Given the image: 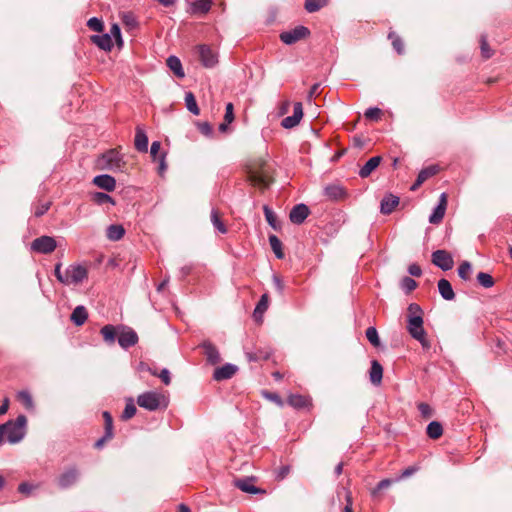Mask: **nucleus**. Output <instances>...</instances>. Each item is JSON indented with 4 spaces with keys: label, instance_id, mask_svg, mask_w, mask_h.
I'll use <instances>...</instances> for the list:
<instances>
[{
    "label": "nucleus",
    "instance_id": "60",
    "mask_svg": "<svg viewBox=\"0 0 512 512\" xmlns=\"http://www.w3.org/2000/svg\"><path fill=\"white\" fill-rule=\"evenodd\" d=\"M165 159H166V153H161V154L159 155V158H157V160H156V161H158V162H159L158 173H159L160 175H163V174H164V172H165V171H166V169H167V165H166V161H165Z\"/></svg>",
    "mask_w": 512,
    "mask_h": 512
},
{
    "label": "nucleus",
    "instance_id": "27",
    "mask_svg": "<svg viewBox=\"0 0 512 512\" xmlns=\"http://www.w3.org/2000/svg\"><path fill=\"white\" fill-rule=\"evenodd\" d=\"M234 484L239 490H241L245 493H249V494H258V493L264 494L265 493V490L256 487L254 485V482H234Z\"/></svg>",
    "mask_w": 512,
    "mask_h": 512
},
{
    "label": "nucleus",
    "instance_id": "36",
    "mask_svg": "<svg viewBox=\"0 0 512 512\" xmlns=\"http://www.w3.org/2000/svg\"><path fill=\"white\" fill-rule=\"evenodd\" d=\"M439 171V168L437 165H432V166H429V167H426L424 169H422L417 178L422 181L423 183L429 179L430 177L434 176L435 174H437Z\"/></svg>",
    "mask_w": 512,
    "mask_h": 512
},
{
    "label": "nucleus",
    "instance_id": "42",
    "mask_svg": "<svg viewBox=\"0 0 512 512\" xmlns=\"http://www.w3.org/2000/svg\"><path fill=\"white\" fill-rule=\"evenodd\" d=\"M388 38L391 40L392 46L397 51V53L402 54L404 52V44L402 39L395 32H390Z\"/></svg>",
    "mask_w": 512,
    "mask_h": 512
},
{
    "label": "nucleus",
    "instance_id": "23",
    "mask_svg": "<svg viewBox=\"0 0 512 512\" xmlns=\"http://www.w3.org/2000/svg\"><path fill=\"white\" fill-rule=\"evenodd\" d=\"M91 40L99 48L105 51H110L113 47V41L110 34L93 35Z\"/></svg>",
    "mask_w": 512,
    "mask_h": 512
},
{
    "label": "nucleus",
    "instance_id": "11",
    "mask_svg": "<svg viewBox=\"0 0 512 512\" xmlns=\"http://www.w3.org/2000/svg\"><path fill=\"white\" fill-rule=\"evenodd\" d=\"M137 342V333L131 328H123L118 335V343L124 349L134 346Z\"/></svg>",
    "mask_w": 512,
    "mask_h": 512
},
{
    "label": "nucleus",
    "instance_id": "39",
    "mask_svg": "<svg viewBox=\"0 0 512 512\" xmlns=\"http://www.w3.org/2000/svg\"><path fill=\"white\" fill-rule=\"evenodd\" d=\"M136 406L134 404V400L132 398L128 399L124 408V411L122 413V419L128 420L132 418L136 414Z\"/></svg>",
    "mask_w": 512,
    "mask_h": 512
},
{
    "label": "nucleus",
    "instance_id": "46",
    "mask_svg": "<svg viewBox=\"0 0 512 512\" xmlns=\"http://www.w3.org/2000/svg\"><path fill=\"white\" fill-rule=\"evenodd\" d=\"M51 202L45 201V202H38L34 207V215L36 217H40L44 215L50 208Z\"/></svg>",
    "mask_w": 512,
    "mask_h": 512
},
{
    "label": "nucleus",
    "instance_id": "5",
    "mask_svg": "<svg viewBox=\"0 0 512 512\" xmlns=\"http://www.w3.org/2000/svg\"><path fill=\"white\" fill-rule=\"evenodd\" d=\"M164 397L162 394L155 391H148L140 394L137 397V403L141 408L149 411H155L160 408Z\"/></svg>",
    "mask_w": 512,
    "mask_h": 512
},
{
    "label": "nucleus",
    "instance_id": "56",
    "mask_svg": "<svg viewBox=\"0 0 512 512\" xmlns=\"http://www.w3.org/2000/svg\"><path fill=\"white\" fill-rule=\"evenodd\" d=\"M198 129L205 136H210L213 132V128L208 122L198 123Z\"/></svg>",
    "mask_w": 512,
    "mask_h": 512
},
{
    "label": "nucleus",
    "instance_id": "25",
    "mask_svg": "<svg viewBox=\"0 0 512 512\" xmlns=\"http://www.w3.org/2000/svg\"><path fill=\"white\" fill-rule=\"evenodd\" d=\"M88 313L84 306H77L72 314H71V321L77 325L80 326L85 323L87 320Z\"/></svg>",
    "mask_w": 512,
    "mask_h": 512
},
{
    "label": "nucleus",
    "instance_id": "58",
    "mask_svg": "<svg viewBox=\"0 0 512 512\" xmlns=\"http://www.w3.org/2000/svg\"><path fill=\"white\" fill-rule=\"evenodd\" d=\"M160 148H161V144L159 141L152 142L151 147H150V154L154 161H156L157 158H159Z\"/></svg>",
    "mask_w": 512,
    "mask_h": 512
},
{
    "label": "nucleus",
    "instance_id": "51",
    "mask_svg": "<svg viewBox=\"0 0 512 512\" xmlns=\"http://www.w3.org/2000/svg\"><path fill=\"white\" fill-rule=\"evenodd\" d=\"M382 112L377 107H370L365 111V117L370 120L377 121L380 119Z\"/></svg>",
    "mask_w": 512,
    "mask_h": 512
},
{
    "label": "nucleus",
    "instance_id": "26",
    "mask_svg": "<svg viewBox=\"0 0 512 512\" xmlns=\"http://www.w3.org/2000/svg\"><path fill=\"white\" fill-rule=\"evenodd\" d=\"M167 66L170 68V70L173 71V73L179 77L183 78L185 76L184 70L182 68L181 61L176 56H169L167 59Z\"/></svg>",
    "mask_w": 512,
    "mask_h": 512
},
{
    "label": "nucleus",
    "instance_id": "8",
    "mask_svg": "<svg viewBox=\"0 0 512 512\" xmlns=\"http://www.w3.org/2000/svg\"><path fill=\"white\" fill-rule=\"evenodd\" d=\"M432 263L440 269L447 271L453 268L454 260L446 250H436L432 253Z\"/></svg>",
    "mask_w": 512,
    "mask_h": 512
},
{
    "label": "nucleus",
    "instance_id": "63",
    "mask_svg": "<svg viewBox=\"0 0 512 512\" xmlns=\"http://www.w3.org/2000/svg\"><path fill=\"white\" fill-rule=\"evenodd\" d=\"M344 499L346 501L344 506V512H352V497L349 491L343 492Z\"/></svg>",
    "mask_w": 512,
    "mask_h": 512
},
{
    "label": "nucleus",
    "instance_id": "34",
    "mask_svg": "<svg viewBox=\"0 0 512 512\" xmlns=\"http://www.w3.org/2000/svg\"><path fill=\"white\" fill-rule=\"evenodd\" d=\"M185 104H186V108L188 109V111H190L194 115H199L200 110L197 105L195 96L192 92H187L185 94Z\"/></svg>",
    "mask_w": 512,
    "mask_h": 512
},
{
    "label": "nucleus",
    "instance_id": "40",
    "mask_svg": "<svg viewBox=\"0 0 512 512\" xmlns=\"http://www.w3.org/2000/svg\"><path fill=\"white\" fill-rule=\"evenodd\" d=\"M477 281L484 288H491L495 283L493 277L485 272H479L477 274Z\"/></svg>",
    "mask_w": 512,
    "mask_h": 512
},
{
    "label": "nucleus",
    "instance_id": "41",
    "mask_svg": "<svg viewBox=\"0 0 512 512\" xmlns=\"http://www.w3.org/2000/svg\"><path fill=\"white\" fill-rule=\"evenodd\" d=\"M458 275L461 279L467 281L470 279V274L472 272V266L470 262L464 261L458 267Z\"/></svg>",
    "mask_w": 512,
    "mask_h": 512
},
{
    "label": "nucleus",
    "instance_id": "10",
    "mask_svg": "<svg viewBox=\"0 0 512 512\" xmlns=\"http://www.w3.org/2000/svg\"><path fill=\"white\" fill-rule=\"evenodd\" d=\"M197 49L200 61L203 66H205L206 68H212L217 64V55L212 51V49L209 46L202 44L199 45Z\"/></svg>",
    "mask_w": 512,
    "mask_h": 512
},
{
    "label": "nucleus",
    "instance_id": "6",
    "mask_svg": "<svg viewBox=\"0 0 512 512\" xmlns=\"http://www.w3.org/2000/svg\"><path fill=\"white\" fill-rule=\"evenodd\" d=\"M88 277V270L81 264H71L66 268L64 285H78Z\"/></svg>",
    "mask_w": 512,
    "mask_h": 512
},
{
    "label": "nucleus",
    "instance_id": "59",
    "mask_svg": "<svg viewBox=\"0 0 512 512\" xmlns=\"http://www.w3.org/2000/svg\"><path fill=\"white\" fill-rule=\"evenodd\" d=\"M61 267H62V264L61 263H57L55 265L54 274H55V277L57 278V280L59 282H61L62 284H64V280H65V277H66V270L64 272H62L61 271Z\"/></svg>",
    "mask_w": 512,
    "mask_h": 512
},
{
    "label": "nucleus",
    "instance_id": "16",
    "mask_svg": "<svg viewBox=\"0 0 512 512\" xmlns=\"http://www.w3.org/2000/svg\"><path fill=\"white\" fill-rule=\"evenodd\" d=\"M237 371V367L232 364H225L215 369L213 378L217 381L231 378Z\"/></svg>",
    "mask_w": 512,
    "mask_h": 512
},
{
    "label": "nucleus",
    "instance_id": "3",
    "mask_svg": "<svg viewBox=\"0 0 512 512\" xmlns=\"http://www.w3.org/2000/svg\"><path fill=\"white\" fill-rule=\"evenodd\" d=\"M249 180L255 186L266 188L272 182V168L262 158L256 159L249 166Z\"/></svg>",
    "mask_w": 512,
    "mask_h": 512
},
{
    "label": "nucleus",
    "instance_id": "45",
    "mask_svg": "<svg viewBox=\"0 0 512 512\" xmlns=\"http://www.w3.org/2000/svg\"><path fill=\"white\" fill-rule=\"evenodd\" d=\"M365 334L366 338L373 346L378 347L380 345L378 332L375 327H368Z\"/></svg>",
    "mask_w": 512,
    "mask_h": 512
},
{
    "label": "nucleus",
    "instance_id": "35",
    "mask_svg": "<svg viewBox=\"0 0 512 512\" xmlns=\"http://www.w3.org/2000/svg\"><path fill=\"white\" fill-rule=\"evenodd\" d=\"M328 4V0H305V9L309 13H314Z\"/></svg>",
    "mask_w": 512,
    "mask_h": 512
},
{
    "label": "nucleus",
    "instance_id": "14",
    "mask_svg": "<svg viewBox=\"0 0 512 512\" xmlns=\"http://www.w3.org/2000/svg\"><path fill=\"white\" fill-rule=\"evenodd\" d=\"M212 6V0H190L188 12L190 14H206Z\"/></svg>",
    "mask_w": 512,
    "mask_h": 512
},
{
    "label": "nucleus",
    "instance_id": "1",
    "mask_svg": "<svg viewBox=\"0 0 512 512\" xmlns=\"http://www.w3.org/2000/svg\"><path fill=\"white\" fill-rule=\"evenodd\" d=\"M423 323V311L421 307L416 303H411L408 306L407 331L411 337L419 341L423 347L428 348L429 342Z\"/></svg>",
    "mask_w": 512,
    "mask_h": 512
},
{
    "label": "nucleus",
    "instance_id": "15",
    "mask_svg": "<svg viewBox=\"0 0 512 512\" xmlns=\"http://www.w3.org/2000/svg\"><path fill=\"white\" fill-rule=\"evenodd\" d=\"M93 183L97 187L104 189L108 192L113 191L116 187V180L114 179V177L108 174H102L94 177Z\"/></svg>",
    "mask_w": 512,
    "mask_h": 512
},
{
    "label": "nucleus",
    "instance_id": "31",
    "mask_svg": "<svg viewBox=\"0 0 512 512\" xmlns=\"http://www.w3.org/2000/svg\"><path fill=\"white\" fill-rule=\"evenodd\" d=\"M269 244L271 246L272 251L278 259L284 258V253L282 250V243L280 239L276 235L269 236Z\"/></svg>",
    "mask_w": 512,
    "mask_h": 512
},
{
    "label": "nucleus",
    "instance_id": "44",
    "mask_svg": "<svg viewBox=\"0 0 512 512\" xmlns=\"http://www.w3.org/2000/svg\"><path fill=\"white\" fill-rule=\"evenodd\" d=\"M92 199L95 203L99 204V205H102V204H106V203H110L112 205L115 204L114 200L112 199V197H110L108 194L106 193H103V192H96L92 195Z\"/></svg>",
    "mask_w": 512,
    "mask_h": 512
},
{
    "label": "nucleus",
    "instance_id": "30",
    "mask_svg": "<svg viewBox=\"0 0 512 512\" xmlns=\"http://www.w3.org/2000/svg\"><path fill=\"white\" fill-rule=\"evenodd\" d=\"M125 234V230L121 225H110L107 228V237L112 241L120 240Z\"/></svg>",
    "mask_w": 512,
    "mask_h": 512
},
{
    "label": "nucleus",
    "instance_id": "64",
    "mask_svg": "<svg viewBox=\"0 0 512 512\" xmlns=\"http://www.w3.org/2000/svg\"><path fill=\"white\" fill-rule=\"evenodd\" d=\"M78 477V471L75 468L68 469L61 480H75Z\"/></svg>",
    "mask_w": 512,
    "mask_h": 512
},
{
    "label": "nucleus",
    "instance_id": "18",
    "mask_svg": "<svg viewBox=\"0 0 512 512\" xmlns=\"http://www.w3.org/2000/svg\"><path fill=\"white\" fill-rule=\"evenodd\" d=\"M369 376H370V381L373 385L379 386L381 384L382 377H383V368L377 360H373L371 362Z\"/></svg>",
    "mask_w": 512,
    "mask_h": 512
},
{
    "label": "nucleus",
    "instance_id": "24",
    "mask_svg": "<svg viewBox=\"0 0 512 512\" xmlns=\"http://www.w3.org/2000/svg\"><path fill=\"white\" fill-rule=\"evenodd\" d=\"M202 347L204 348V353L209 363L217 364L220 361V354L214 345L210 342H204Z\"/></svg>",
    "mask_w": 512,
    "mask_h": 512
},
{
    "label": "nucleus",
    "instance_id": "47",
    "mask_svg": "<svg viewBox=\"0 0 512 512\" xmlns=\"http://www.w3.org/2000/svg\"><path fill=\"white\" fill-rule=\"evenodd\" d=\"M103 418H104V421H105L106 436L108 438H112V436H113V433H112V429H113L112 416L110 415L109 412L105 411V412H103Z\"/></svg>",
    "mask_w": 512,
    "mask_h": 512
},
{
    "label": "nucleus",
    "instance_id": "9",
    "mask_svg": "<svg viewBox=\"0 0 512 512\" xmlns=\"http://www.w3.org/2000/svg\"><path fill=\"white\" fill-rule=\"evenodd\" d=\"M309 29L304 26H298L290 31H285L280 34V39L283 43L291 45L309 35Z\"/></svg>",
    "mask_w": 512,
    "mask_h": 512
},
{
    "label": "nucleus",
    "instance_id": "7",
    "mask_svg": "<svg viewBox=\"0 0 512 512\" xmlns=\"http://www.w3.org/2000/svg\"><path fill=\"white\" fill-rule=\"evenodd\" d=\"M56 247V240L51 236L38 237L31 243V250L41 254L52 253Z\"/></svg>",
    "mask_w": 512,
    "mask_h": 512
},
{
    "label": "nucleus",
    "instance_id": "19",
    "mask_svg": "<svg viewBox=\"0 0 512 512\" xmlns=\"http://www.w3.org/2000/svg\"><path fill=\"white\" fill-rule=\"evenodd\" d=\"M134 144H135V148L139 152L146 153L148 151V137H147L145 131L139 126L136 128Z\"/></svg>",
    "mask_w": 512,
    "mask_h": 512
},
{
    "label": "nucleus",
    "instance_id": "49",
    "mask_svg": "<svg viewBox=\"0 0 512 512\" xmlns=\"http://www.w3.org/2000/svg\"><path fill=\"white\" fill-rule=\"evenodd\" d=\"M401 288L406 291L407 293L413 291L416 286H417V283L414 279L406 276L404 277L402 280H401Z\"/></svg>",
    "mask_w": 512,
    "mask_h": 512
},
{
    "label": "nucleus",
    "instance_id": "13",
    "mask_svg": "<svg viewBox=\"0 0 512 512\" xmlns=\"http://www.w3.org/2000/svg\"><path fill=\"white\" fill-rule=\"evenodd\" d=\"M310 210L305 204H297L295 205L289 214V219L292 223L300 225L305 219L308 217Z\"/></svg>",
    "mask_w": 512,
    "mask_h": 512
},
{
    "label": "nucleus",
    "instance_id": "61",
    "mask_svg": "<svg viewBox=\"0 0 512 512\" xmlns=\"http://www.w3.org/2000/svg\"><path fill=\"white\" fill-rule=\"evenodd\" d=\"M36 487L31 482H23L19 485L18 490L22 494L28 495Z\"/></svg>",
    "mask_w": 512,
    "mask_h": 512
},
{
    "label": "nucleus",
    "instance_id": "20",
    "mask_svg": "<svg viewBox=\"0 0 512 512\" xmlns=\"http://www.w3.org/2000/svg\"><path fill=\"white\" fill-rule=\"evenodd\" d=\"M438 291L443 299L451 301L455 298L451 283L447 279H440L438 281Z\"/></svg>",
    "mask_w": 512,
    "mask_h": 512
},
{
    "label": "nucleus",
    "instance_id": "22",
    "mask_svg": "<svg viewBox=\"0 0 512 512\" xmlns=\"http://www.w3.org/2000/svg\"><path fill=\"white\" fill-rule=\"evenodd\" d=\"M382 158L380 156H374L370 158L359 171L361 178H367L381 163Z\"/></svg>",
    "mask_w": 512,
    "mask_h": 512
},
{
    "label": "nucleus",
    "instance_id": "38",
    "mask_svg": "<svg viewBox=\"0 0 512 512\" xmlns=\"http://www.w3.org/2000/svg\"><path fill=\"white\" fill-rule=\"evenodd\" d=\"M211 222L215 229H217L220 233L225 234L227 232V228L224 223L220 220L218 215V211L213 209L211 211Z\"/></svg>",
    "mask_w": 512,
    "mask_h": 512
},
{
    "label": "nucleus",
    "instance_id": "28",
    "mask_svg": "<svg viewBox=\"0 0 512 512\" xmlns=\"http://www.w3.org/2000/svg\"><path fill=\"white\" fill-rule=\"evenodd\" d=\"M17 400L27 409V410H33L34 409V402L31 394L26 391L22 390L17 393Z\"/></svg>",
    "mask_w": 512,
    "mask_h": 512
},
{
    "label": "nucleus",
    "instance_id": "53",
    "mask_svg": "<svg viewBox=\"0 0 512 512\" xmlns=\"http://www.w3.org/2000/svg\"><path fill=\"white\" fill-rule=\"evenodd\" d=\"M111 35V38L114 37L117 44L119 46H121L123 44V40H122V37H121V31H120V27L118 26V24H113L110 28V33Z\"/></svg>",
    "mask_w": 512,
    "mask_h": 512
},
{
    "label": "nucleus",
    "instance_id": "43",
    "mask_svg": "<svg viewBox=\"0 0 512 512\" xmlns=\"http://www.w3.org/2000/svg\"><path fill=\"white\" fill-rule=\"evenodd\" d=\"M121 20L123 24L130 29H133L137 26L136 17L132 12H123L121 14Z\"/></svg>",
    "mask_w": 512,
    "mask_h": 512
},
{
    "label": "nucleus",
    "instance_id": "57",
    "mask_svg": "<svg viewBox=\"0 0 512 512\" xmlns=\"http://www.w3.org/2000/svg\"><path fill=\"white\" fill-rule=\"evenodd\" d=\"M272 281H273V284H274L276 290L278 291V293L283 294L285 285H284L282 279L278 275L274 274L272 277Z\"/></svg>",
    "mask_w": 512,
    "mask_h": 512
},
{
    "label": "nucleus",
    "instance_id": "17",
    "mask_svg": "<svg viewBox=\"0 0 512 512\" xmlns=\"http://www.w3.org/2000/svg\"><path fill=\"white\" fill-rule=\"evenodd\" d=\"M268 305H269L268 295L263 294L253 312V317L256 322H259V323L262 322L263 315L266 312V310L268 309Z\"/></svg>",
    "mask_w": 512,
    "mask_h": 512
},
{
    "label": "nucleus",
    "instance_id": "50",
    "mask_svg": "<svg viewBox=\"0 0 512 512\" xmlns=\"http://www.w3.org/2000/svg\"><path fill=\"white\" fill-rule=\"evenodd\" d=\"M87 26L96 32H101L103 30V22L101 19L97 17H92L88 20Z\"/></svg>",
    "mask_w": 512,
    "mask_h": 512
},
{
    "label": "nucleus",
    "instance_id": "2",
    "mask_svg": "<svg viewBox=\"0 0 512 512\" xmlns=\"http://www.w3.org/2000/svg\"><path fill=\"white\" fill-rule=\"evenodd\" d=\"M27 419L24 415H19L15 420H9L0 425V445L4 442V437L10 444L19 443L26 434Z\"/></svg>",
    "mask_w": 512,
    "mask_h": 512
},
{
    "label": "nucleus",
    "instance_id": "52",
    "mask_svg": "<svg viewBox=\"0 0 512 512\" xmlns=\"http://www.w3.org/2000/svg\"><path fill=\"white\" fill-rule=\"evenodd\" d=\"M300 120H298L295 116L291 115V116H287L285 117L282 122H281V125L282 127L286 128V129H291V128H294L295 126H297L299 124Z\"/></svg>",
    "mask_w": 512,
    "mask_h": 512
},
{
    "label": "nucleus",
    "instance_id": "54",
    "mask_svg": "<svg viewBox=\"0 0 512 512\" xmlns=\"http://www.w3.org/2000/svg\"><path fill=\"white\" fill-rule=\"evenodd\" d=\"M224 120L227 123H232L234 121V106L232 103L226 104Z\"/></svg>",
    "mask_w": 512,
    "mask_h": 512
},
{
    "label": "nucleus",
    "instance_id": "32",
    "mask_svg": "<svg viewBox=\"0 0 512 512\" xmlns=\"http://www.w3.org/2000/svg\"><path fill=\"white\" fill-rule=\"evenodd\" d=\"M101 334L106 343L113 344L115 342L117 332L113 325H105L104 327H102Z\"/></svg>",
    "mask_w": 512,
    "mask_h": 512
},
{
    "label": "nucleus",
    "instance_id": "33",
    "mask_svg": "<svg viewBox=\"0 0 512 512\" xmlns=\"http://www.w3.org/2000/svg\"><path fill=\"white\" fill-rule=\"evenodd\" d=\"M288 403L292 407L300 409L308 405V399L300 394H292L288 397Z\"/></svg>",
    "mask_w": 512,
    "mask_h": 512
},
{
    "label": "nucleus",
    "instance_id": "29",
    "mask_svg": "<svg viewBox=\"0 0 512 512\" xmlns=\"http://www.w3.org/2000/svg\"><path fill=\"white\" fill-rule=\"evenodd\" d=\"M426 432L431 439H438L439 437H441L443 433L441 423H439L438 421L430 422L427 426Z\"/></svg>",
    "mask_w": 512,
    "mask_h": 512
},
{
    "label": "nucleus",
    "instance_id": "12",
    "mask_svg": "<svg viewBox=\"0 0 512 512\" xmlns=\"http://www.w3.org/2000/svg\"><path fill=\"white\" fill-rule=\"evenodd\" d=\"M324 196L331 201L343 200L347 197V192L343 186L339 184H330L324 188Z\"/></svg>",
    "mask_w": 512,
    "mask_h": 512
},
{
    "label": "nucleus",
    "instance_id": "55",
    "mask_svg": "<svg viewBox=\"0 0 512 512\" xmlns=\"http://www.w3.org/2000/svg\"><path fill=\"white\" fill-rule=\"evenodd\" d=\"M481 53L484 58H490L492 56V52L487 43L486 37H481Z\"/></svg>",
    "mask_w": 512,
    "mask_h": 512
},
{
    "label": "nucleus",
    "instance_id": "48",
    "mask_svg": "<svg viewBox=\"0 0 512 512\" xmlns=\"http://www.w3.org/2000/svg\"><path fill=\"white\" fill-rule=\"evenodd\" d=\"M263 210H264L265 218H266V221L268 222V224L273 229H277L278 226H277V222H276V215L274 214V212L268 206H264Z\"/></svg>",
    "mask_w": 512,
    "mask_h": 512
},
{
    "label": "nucleus",
    "instance_id": "4",
    "mask_svg": "<svg viewBox=\"0 0 512 512\" xmlns=\"http://www.w3.org/2000/svg\"><path fill=\"white\" fill-rule=\"evenodd\" d=\"M124 161L120 153L111 149L106 153L102 154L98 160V166L103 170H111V171H122L124 167Z\"/></svg>",
    "mask_w": 512,
    "mask_h": 512
},
{
    "label": "nucleus",
    "instance_id": "62",
    "mask_svg": "<svg viewBox=\"0 0 512 512\" xmlns=\"http://www.w3.org/2000/svg\"><path fill=\"white\" fill-rule=\"evenodd\" d=\"M158 377L161 379V381L165 384V385H169L171 383V377H170V372L167 368H163L159 373H158Z\"/></svg>",
    "mask_w": 512,
    "mask_h": 512
},
{
    "label": "nucleus",
    "instance_id": "21",
    "mask_svg": "<svg viewBox=\"0 0 512 512\" xmlns=\"http://www.w3.org/2000/svg\"><path fill=\"white\" fill-rule=\"evenodd\" d=\"M399 204V197L392 194L386 195L381 200L380 210L383 214H390L395 207Z\"/></svg>",
    "mask_w": 512,
    "mask_h": 512
},
{
    "label": "nucleus",
    "instance_id": "37",
    "mask_svg": "<svg viewBox=\"0 0 512 512\" xmlns=\"http://www.w3.org/2000/svg\"><path fill=\"white\" fill-rule=\"evenodd\" d=\"M446 209L442 205H437L432 214L429 216V222L431 224H439L444 218Z\"/></svg>",
    "mask_w": 512,
    "mask_h": 512
}]
</instances>
